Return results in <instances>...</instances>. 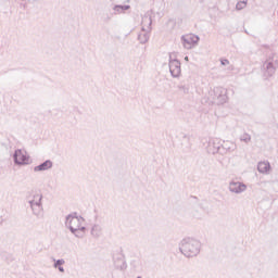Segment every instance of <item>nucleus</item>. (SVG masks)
<instances>
[{
  "label": "nucleus",
  "instance_id": "obj_21",
  "mask_svg": "<svg viewBox=\"0 0 278 278\" xmlns=\"http://www.w3.org/2000/svg\"><path fill=\"white\" fill-rule=\"evenodd\" d=\"M248 0H239L236 4V10H244L247 8Z\"/></svg>",
  "mask_w": 278,
  "mask_h": 278
},
{
  "label": "nucleus",
  "instance_id": "obj_20",
  "mask_svg": "<svg viewBox=\"0 0 278 278\" xmlns=\"http://www.w3.org/2000/svg\"><path fill=\"white\" fill-rule=\"evenodd\" d=\"M131 5L129 4H116L114 5L113 10L114 12H116L117 14H123V12L130 10Z\"/></svg>",
  "mask_w": 278,
  "mask_h": 278
},
{
  "label": "nucleus",
  "instance_id": "obj_15",
  "mask_svg": "<svg viewBox=\"0 0 278 278\" xmlns=\"http://www.w3.org/2000/svg\"><path fill=\"white\" fill-rule=\"evenodd\" d=\"M149 31L151 30L141 29V31L138 34V40L140 45H147V42H149V38H150Z\"/></svg>",
  "mask_w": 278,
  "mask_h": 278
},
{
  "label": "nucleus",
  "instance_id": "obj_10",
  "mask_svg": "<svg viewBox=\"0 0 278 278\" xmlns=\"http://www.w3.org/2000/svg\"><path fill=\"white\" fill-rule=\"evenodd\" d=\"M228 188L235 194H242V192L247 191V185L240 181H230Z\"/></svg>",
  "mask_w": 278,
  "mask_h": 278
},
{
  "label": "nucleus",
  "instance_id": "obj_13",
  "mask_svg": "<svg viewBox=\"0 0 278 278\" xmlns=\"http://www.w3.org/2000/svg\"><path fill=\"white\" fill-rule=\"evenodd\" d=\"M141 29H146L148 31H151V25H153V20L151 18V15L146 14L141 20Z\"/></svg>",
  "mask_w": 278,
  "mask_h": 278
},
{
  "label": "nucleus",
  "instance_id": "obj_23",
  "mask_svg": "<svg viewBox=\"0 0 278 278\" xmlns=\"http://www.w3.org/2000/svg\"><path fill=\"white\" fill-rule=\"evenodd\" d=\"M240 140L241 142H245L247 144H249V142H251V135L245 132L240 136Z\"/></svg>",
  "mask_w": 278,
  "mask_h": 278
},
{
  "label": "nucleus",
  "instance_id": "obj_18",
  "mask_svg": "<svg viewBox=\"0 0 278 278\" xmlns=\"http://www.w3.org/2000/svg\"><path fill=\"white\" fill-rule=\"evenodd\" d=\"M257 170L258 173H268V170H270V163L268 162H258L257 164Z\"/></svg>",
  "mask_w": 278,
  "mask_h": 278
},
{
  "label": "nucleus",
  "instance_id": "obj_28",
  "mask_svg": "<svg viewBox=\"0 0 278 278\" xmlns=\"http://www.w3.org/2000/svg\"><path fill=\"white\" fill-rule=\"evenodd\" d=\"M185 61L188 62V56H185Z\"/></svg>",
  "mask_w": 278,
  "mask_h": 278
},
{
  "label": "nucleus",
  "instance_id": "obj_3",
  "mask_svg": "<svg viewBox=\"0 0 278 278\" xmlns=\"http://www.w3.org/2000/svg\"><path fill=\"white\" fill-rule=\"evenodd\" d=\"M113 264L116 270H127V261H125L123 250H117L113 253Z\"/></svg>",
  "mask_w": 278,
  "mask_h": 278
},
{
  "label": "nucleus",
  "instance_id": "obj_19",
  "mask_svg": "<svg viewBox=\"0 0 278 278\" xmlns=\"http://www.w3.org/2000/svg\"><path fill=\"white\" fill-rule=\"evenodd\" d=\"M54 264L53 267L58 268L59 273H64V264H66V261L64 258L53 260Z\"/></svg>",
  "mask_w": 278,
  "mask_h": 278
},
{
  "label": "nucleus",
  "instance_id": "obj_11",
  "mask_svg": "<svg viewBox=\"0 0 278 278\" xmlns=\"http://www.w3.org/2000/svg\"><path fill=\"white\" fill-rule=\"evenodd\" d=\"M238 149V146H236L232 141H224L222 143L220 148V155H227V153H233Z\"/></svg>",
  "mask_w": 278,
  "mask_h": 278
},
{
  "label": "nucleus",
  "instance_id": "obj_8",
  "mask_svg": "<svg viewBox=\"0 0 278 278\" xmlns=\"http://www.w3.org/2000/svg\"><path fill=\"white\" fill-rule=\"evenodd\" d=\"M220 149H222L220 139H211L206 147V151L207 153H211V155H216V153H219L220 155Z\"/></svg>",
  "mask_w": 278,
  "mask_h": 278
},
{
  "label": "nucleus",
  "instance_id": "obj_22",
  "mask_svg": "<svg viewBox=\"0 0 278 278\" xmlns=\"http://www.w3.org/2000/svg\"><path fill=\"white\" fill-rule=\"evenodd\" d=\"M177 88L180 92H182V94H188V92L190 91V89L184 84L177 85Z\"/></svg>",
  "mask_w": 278,
  "mask_h": 278
},
{
  "label": "nucleus",
  "instance_id": "obj_14",
  "mask_svg": "<svg viewBox=\"0 0 278 278\" xmlns=\"http://www.w3.org/2000/svg\"><path fill=\"white\" fill-rule=\"evenodd\" d=\"M29 207L34 216H36L37 218H40V216H42V212H45V207L42 206V204H39V205L29 204Z\"/></svg>",
  "mask_w": 278,
  "mask_h": 278
},
{
  "label": "nucleus",
  "instance_id": "obj_27",
  "mask_svg": "<svg viewBox=\"0 0 278 278\" xmlns=\"http://www.w3.org/2000/svg\"><path fill=\"white\" fill-rule=\"evenodd\" d=\"M78 229L83 232V236L86 233V226H79Z\"/></svg>",
  "mask_w": 278,
  "mask_h": 278
},
{
  "label": "nucleus",
  "instance_id": "obj_25",
  "mask_svg": "<svg viewBox=\"0 0 278 278\" xmlns=\"http://www.w3.org/2000/svg\"><path fill=\"white\" fill-rule=\"evenodd\" d=\"M138 264H140V262H138V261H132V262L130 263V266H132V268H134L135 270H137V269H138Z\"/></svg>",
  "mask_w": 278,
  "mask_h": 278
},
{
  "label": "nucleus",
  "instance_id": "obj_24",
  "mask_svg": "<svg viewBox=\"0 0 278 278\" xmlns=\"http://www.w3.org/2000/svg\"><path fill=\"white\" fill-rule=\"evenodd\" d=\"M72 233L75 236V238H84V232L79 228H76V231Z\"/></svg>",
  "mask_w": 278,
  "mask_h": 278
},
{
  "label": "nucleus",
  "instance_id": "obj_26",
  "mask_svg": "<svg viewBox=\"0 0 278 278\" xmlns=\"http://www.w3.org/2000/svg\"><path fill=\"white\" fill-rule=\"evenodd\" d=\"M220 64H222V66H228L229 60H227V59H222V60H220Z\"/></svg>",
  "mask_w": 278,
  "mask_h": 278
},
{
  "label": "nucleus",
  "instance_id": "obj_17",
  "mask_svg": "<svg viewBox=\"0 0 278 278\" xmlns=\"http://www.w3.org/2000/svg\"><path fill=\"white\" fill-rule=\"evenodd\" d=\"M42 204V194L37 193L33 195V199L28 200V205H40Z\"/></svg>",
  "mask_w": 278,
  "mask_h": 278
},
{
  "label": "nucleus",
  "instance_id": "obj_4",
  "mask_svg": "<svg viewBox=\"0 0 278 278\" xmlns=\"http://www.w3.org/2000/svg\"><path fill=\"white\" fill-rule=\"evenodd\" d=\"M13 162L16 166H27L29 164V155L27 151L17 149L13 153Z\"/></svg>",
  "mask_w": 278,
  "mask_h": 278
},
{
  "label": "nucleus",
  "instance_id": "obj_6",
  "mask_svg": "<svg viewBox=\"0 0 278 278\" xmlns=\"http://www.w3.org/2000/svg\"><path fill=\"white\" fill-rule=\"evenodd\" d=\"M169 73L172 77H179L181 75V62L177 59H173V53H169Z\"/></svg>",
  "mask_w": 278,
  "mask_h": 278
},
{
  "label": "nucleus",
  "instance_id": "obj_7",
  "mask_svg": "<svg viewBox=\"0 0 278 278\" xmlns=\"http://www.w3.org/2000/svg\"><path fill=\"white\" fill-rule=\"evenodd\" d=\"M263 71L265 77H273L277 71V62L267 60L263 63Z\"/></svg>",
  "mask_w": 278,
  "mask_h": 278
},
{
  "label": "nucleus",
  "instance_id": "obj_5",
  "mask_svg": "<svg viewBox=\"0 0 278 278\" xmlns=\"http://www.w3.org/2000/svg\"><path fill=\"white\" fill-rule=\"evenodd\" d=\"M211 97H213V101H217V103L223 105V103H227V89L223 87H215L211 91Z\"/></svg>",
  "mask_w": 278,
  "mask_h": 278
},
{
  "label": "nucleus",
  "instance_id": "obj_1",
  "mask_svg": "<svg viewBox=\"0 0 278 278\" xmlns=\"http://www.w3.org/2000/svg\"><path fill=\"white\" fill-rule=\"evenodd\" d=\"M179 251L185 257H197L201 253V241L194 238H185L179 243Z\"/></svg>",
  "mask_w": 278,
  "mask_h": 278
},
{
  "label": "nucleus",
  "instance_id": "obj_2",
  "mask_svg": "<svg viewBox=\"0 0 278 278\" xmlns=\"http://www.w3.org/2000/svg\"><path fill=\"white\" fill-rule=\"evenodd\" d=\"M86 219L81 215H77V212L68 214L65 217V226L68 227L71 232L77 231L81 227V223H85Z\"/></svg>",
  "mask_w": 278,
  "mask_h": 278
},
{
  "label": "nucleus",
  "instance_id": "obj_12",
  "mask_svg": "<svg viewBox=\"0 0 278 278\" xmlns=\"http://www.w3.org/2000/svg\"><path fill=\"white\" fill-rule=\"evenodd\" d=\"M53 168V162L51 160H47L43 163L34 167V173H42L43 170H49Z\"/></svg>",
  "mask_w": 278,
  "mask_h": 278
},
{
  "label": "nucleus",
  "instance_id": "obj_16",
  "mask_svg": "<svg viewBox=\"0 0 278 278\" xmlns=\"http://www.w3.org/2000/svg\"><path fill=\"white\" fill-rule=\"evenodd\" d=\"M91 236L92 238H101L102 233H103V227H101V225L99 224H94L91 227Z\"/></svg>",
  "mask_w": 278,
  "mask_h": 278
},
{
  "label": "nucleus",
  "instance_id": "obj_9",
  "mask_svg": "<svg viewBox=\"0 0 278 278\" xmlns=\"http://www.w3.org/2000/svg\"><path fill=\"white\" fill-rule=\"evenodd\" d=\"M200 38L197 35H186L181 37L185 49H192V45H197Z\"/></svg>",
  "mask_w": 278,
  "mask_h": 278
}]
</instances>
